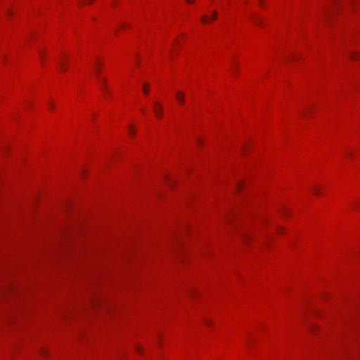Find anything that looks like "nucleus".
Returning <instances> with one entry per match:
<instances>
[{"instance_id": "f257e3e1", "label": "nucleus", "mask_w": 360, "mask_h": 360, "mask_svg": "<svg viewBox=\"0 0 360 360\" xmlns=\"http://www.w3.org/2000/svg\"><path fill=\"white\" fill-rule=\"evenodd\" d=\"M154 112L158 119H161L163 116V107L162 105L155 102L154 105Z\"/></svg>"}, {"instance_id": "f03ea898", "label": "nucleus", "mask_w": 360, "mask_h": 360, "mask_svg": "<svg viewBox=\"0 0 360 360\" xmlns=\"http://www.w3.org/2000/svg\"><path fill=\"white\" fill-rule=\"evenodd\" d=\"M176 98L178 103L180 105H184V94L181 91H177L176 94Z\"/></svg>"}, {"instance_id": "7ed1b4c3", "label": "nucleus", "mask_w": 360, "mask_h": 360, "mask_svg": "<svg viewBox=\"0 0 360 360\" xmlns=\"http://www.w3.org/2000/svg\"><path fill=\"white\" fill-rule=\"evenodd\" d=\"M101 82H102V89L103 90V91L106 94H108V91L106 89V84H105V82H106V79L105 78H102L101 79Z\"/></svg>"}, {"instance_id": "20e7f679", "label": "nucleus", "mask_w": 360, "mask_h": 360, "mask_svg": "<svg viewBox=\"0 0 360 360\" xmlns=\"http://www.w3.org/2000/svg\"><path fill=\"white\" fill-rule=\"evenodd\" d=\"M129 131L131 136H134L136 134V130L132 126L129 127Z\"/></svg>"}, {"instance_id": "39448f33", "label": "nucleus", "mask_w": 360, "mask_h": 360, "mask_svg": "<svg viewBox=\"0 0 360 360\" xmlns=\"http://www.w3.org/2000/svg\"><path fill=\"white\" fill-rule=\"evenodd\" d=\"M60 70L61 71H65L66 70L67 66H66V65L63 61L60 62Z\"/></svg>"}, {"instance_id": "423d86ee", "label": "nucleus", "mask_w": 360, "mask_h": 360, "mask_svg": "<svg viewBox=\"0 0 360 360\" xmlns=\"http://www.w3.org/2000/svg\"><path fill=\"white\" fill-rule=\"evenodd\" d=\"M148 85L147 84H145L143 86V93L146 94V95H148V92H149V90L148 89Z\"/></svg>"}, {"instance_id": "0eeeda50", "label": "nucleus", "mask_w": 360, "mask_h": 360, "mask_svg": "<svg viewBox=\"0 0 360 360\" xmlns=\"http://www.w3.org/2000/svg\"><path fill=\"white\" fill-rule=\"evenodd\" d=\"M313 192L314 194L319 195L320 193V188L316 186L313 188Z\"/></svg>"}, {"instance_id": "6e6552de", "label": "nucleus", "mask_w": 360, "mask_h": 360, "mask_svg": "<svg viewBox=\"0 0 360 360\" xmlns=\"http://www.w3.org/2000/svg\"><path fill=\"white\" fill-rule=\"evenodd\" d=\"M201 21L202 23H207L208 22V18L207 16H202L201 18Z\"/></svg>"}, {"instance_id": "1a4fd4ad", "label": "nucleus", "mask_w": 360, "mask_h": 360, "mask_svg": "<svg viewBox=\"0 0 360 360\" xmlns=\"http://www.w3.org/2000/svg\"><path fill=\"white\" fill-rule=\"evenodd\" d=\"M49 105L51 110H53L55 108V105L52 102H49Z\"/></svg>"}, {"instance_id": "9d476101", "label": "nucleus", "mask_w": 360, "mask_h": 360, "mask_svg": "<svg viewBox=\"0 0 360 360\" xmlns=\"http://www.w3.org/2000/svg\"><path fill=\"white\" fill-rule=\"evenodd\" d=\"M136 351L139 352V353H142L143 352V348L141 347H136Z\"/></svg>"}, {"instance_id": "9b49d317", "label": "nucleus", "mask_w": 360, "mask_h": 360, "mask_svg": "<svg viewBox=\"0 0 360 360\" xmlns=\"http://www.w3.org/2000/svg\"><path fill=\"white\" fill-rule=\"evenodd\" d=\"M217 18V12L214 11L212 15V19H216Z\"/></svg>"}, {"instance_id": "f8f14e48", "label": "nucleus", "mask_w": 360, "mask_h": 360, "mask_svg": "<svg viewBox=\"0 0 360 360\" xmlns=\"http://www.w3.org/2000/svg\"><path fill=\"white\" fill-rule=\"evenodd\" d=\"M350 57L352 59H354V60L356 59V56L355 53H350Z\"/></svg>"}, {"instance_id": "ddd939ff", "label": "nucleus", "mask_w": 360, "mask_h": 360, "mask_svg": "<svg viewBox=\"0 0 360 360\" xmlns=\"http://www.w3.org/2000/svg\"><path fill=\"white\" fill-rule=\"evenodd\" d=\"M39 56H40L41 60H44V53L41 51H39Z\"/></svg>"}, {"instance_id": "4468645a", "label": "nucleus", "mask_w": 360, "mask_h": 360, "mask_svg": "<svg viewBox=\"0 0 360 360\" xmlns=\"http://www.w3.org/2000/svg\"><path fill=\"white\" fill-rule=\"evenodd\" d=\"M81 1H84L87 4H91L93 2V0H81Z\"/></svg>"}, {"instance_id": "2eb2a0df", "label": "nucleus", "mask_w": 360, "mask_h": 360, "mask_svg": "<svg viewBox=\"0 0 360 360\" xmlns=\"http://www.w3.org/2000/svg\"><path fill=\"white\" fill-rule=\"evenodd\" d=\"M255 21H256V22H257L258 25H262V22H261V20H260L259 19H257V18H256V19H255Z\"/></svg>"}, {"instance_id": "dca6fc26", "label": "nucleus", "mask_w": 360, "mask_h": 360, "mask_svg": "<svg viewBox=\"0 0 360 360\" xmlns=\"http://www.w3.org/2000/svg\"><path fill=\"white\" fill-rule=\"evenodd\" d=\"M96 74L97 76H99L100 70H99L98 68H96Z\"/></svg>"}, {"instance_id": "f3484780", "label": "nucleus", "mask_w": 360, "mask_h": 360, "mask_svg": "<svg viewBox=\"0 0 360 360\" xmlns=\"http://www.w3.org/2000/svg\"><path fill=\"white\" fill-rule=\"evenodd\" d=\"M186 1H187L188 3H192V2H193V0H186Z\"/></svg>"}, {"instance_id": "a211bd4d", "label": "nucleus", "mask_w": 360, "mask_h": 360, "mask_svg": "<svg viewBox=\"0 0 360 360\" xmlns=\"http://www.w3.org/2000/svg\"><path fill=\"white\" fill-rule=\"evenodd\" d=\"M126 26H127V25H126V24H123V25H122V27H123V28H124V27H125Z\"/></svg>"}, {"instance_id": "6ab92c4d", "label": "nucleus", "mask_w": 360, "mask_h": 360, "mask_svg": "<svg viewBox=\"0 0 360 360\" xmlns=\"http://www.w3.org/2000/svg\"><path fill=\"white\" fill-rule=\"evenodd\" d=\"M347 155L349 156V157L352 156V155L350 153H349L347 154Z\"/></svg>"}, {"instance_id": "aec40b11", "label": "nucleus", "mask_w": 360, "mask_h": 360, "mask_svg": "<svg viewBox=\"0 0 360 360\" xmlns=\"http://www.w3.org/2000/svg\"><path fill=\"white\" fill-rule=\"evenodd\" d=\"M96 65L98 66L100 65V63L98 62H96Z\"/></svg>"}, {"instance_id": "412c9836", "label": "nucleus", "mask_w": 360, "mask_h": 360, "mask_svg": "<svg viewBox=\"0 0 360 360\" xmlns=\"http://www.w3.org/2000/svg\"><path fill=\"white\" fill-rule=\"evenodd\" d=\"M240 186H241V184H238V187H240Z\"/></svg>"}]
</instances>
